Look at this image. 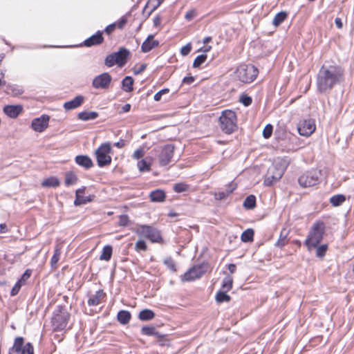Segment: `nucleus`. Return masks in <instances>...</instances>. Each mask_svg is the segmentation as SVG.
Masks as SVG:
<instances>
[{"label": "nucleus", "instance_id": "26", "mask_svg": "<svg viewBox=\"0 0 354 354\" xmlns=\"http://www.w3.org/2000/svg\"><path fill=\"white\" fill-rule=\"evenodd\" d=\"M131 318V315L129 310H121L118 313L117 319L122 325L127 324Z\"/></svg>", "mask_w": 354, "mask_h": 354}, {"label": "nucleus", "instance_id": "58", "mask_svg": "<svg viewBox=\"0 0 354 354\" xmlns=\"http://www.w3.org/2000/svg\"><path fill=\"white\" fill-rule=\"evenodd\" d=\"M192 50V45L191 44H187L184 46H183L180 49V53L183 56L187 55Z\"/></svg>", "mask_w": 354, "mask_h": 354}, {"label": "nucleus", "instance_id": "4", "mask_svg": "<svg viewBox=\"0 0 354 354\" xmlns=\"http://www.w3.org/2000/svg\"><path fill=\"white\" fill-rule=\"evenodd\" d=\"M218 121L221 129L226 134H231L238 129L236 113L232 110H223Z\"/></svg>", "mask_w": 354, "mask_h": 354}, {"label": "nucleus", "instance_id": "55", "mask_svg": "<svg viewBox=\"0 0 354 354\" xmlns=\"http://www.w3.org/2000/svg\"><path fill=\"white\" fill-rule=\"evenodd\" d=\"M22 285H24V284L21 283L20 281H17L10 291V295L11 296L17 295L19 293Z\"/></svg>", "mask_w": 354, "mask_h": 354}, {"label": "nucleus", "instance_id": "56", "mask_svg": "<svg viewBox=\"0 0 354 354\" xmlns=\"http://www.w3.org/2000/svg\"><path fill=\"white\" fill-rule=\"evenodd\" d=\"M236 184L234 183V181H231L226 185L225 192L230 196L236 189Z\"/></svg>", "mask_w": 354, "mask_h": 354}, {"label": "nucleus", "instance_id": "33", "mask_svg": "<svg viewBox=\"0 0 354 354\" xmlns=\"http://www.w3.org/2000/svg\"><path fill=\"white\" fill-rule=\"evenodd\" d=\"M288 17V13L286 11H281L276 14L274 16L273 20H272V24L277 27L279 25H281L285 19Z\"/></svg>", "mask_w": 354, "mask_h": 354}, {"label": "nucleus", "instance_id": "9", "mask_svg": "<svg viewBox=\"0 0 354 354\" xmlns=\"http://www.w3.org/2000/svg\"><path fill=\"white\" fill-rule=\"evenodd\" d=\"M208 268L209 263L207 262L194 265L181 276V281H192L199 279L207 272Z\"/></svg>", "mask_w": 354, "mask_h": 354}, {"label": "nucleus", "instance_id": "39", "mask_svg": "<svg viewBox=\"0 0 354 354\" xmlns=\"http://www.w3.org/2000/svg\"><path fill=\"white\" fill-rule=\"evenodd\" d=\"M163 263L171 272H176V270H177L176 266V263L171 257H167L164 260Z\"/></svg>", "mask_w": 354, "mask_h": 354}, {"label": "nucleus", "instance_id": "43", "mask_svg": "<svg viewBox=\"0 0 354 354\" xmlns=\"http://www.w3.org/2000/svg\"><path fill=\"white\" fill-rule=\"evenodd\" d=\"M188 189L189 185L185 183H176L173 187L174 191L176 193H182L186 192L188 190Z\"/></svg>", "mask_w": 354, "mask_h": 354}, {"label": "nucleus", "instance_id": "10", "mask_svg": "<svg viewBox=\"0 0 354 354\" xmlns=\"http://www.w3.org/2000/svg\"><path fill=\"white\" fill-rule=\"evenodd\" d=\"M111 151L110 143L106 142L102 144L95 151V156L97 165L100 167L109 166L112 161L109 153Z\"/></svg>", "mask_w": 354, "mask_h": 354}, {"label": "nucleus", "instance_id": "14", "mask_svg": "<svg viewBox=\"0 0 354 354\" xmlns=\"http://www.w3.org/2000/svg\"><path fill=\"white\" fill-rule=\"evenodd\" d=\"M111 82V76L108 73H102L96 76L92 82L95 88H106Z\"/></svg>", "mask_w": 354, "mask_h": 354}, {"label": "nucleus", "instance_id": "60", "mask_svg": "<svg viewBox=\"0 0 354 354\" xmlns=\"http://www.w3.org/2000/svg\"><path fill=\"white\" fill-rule=\"evenodd\" d=\"M23 91V90H7L6 93L12 97H17L21 95L24 93Z\"/></svg>", "mask_w": 354, "mask_h": 354}, {"label": "nucleus", "instance_id": "8", "mask_svg": "<svg viewBox=\"0 0 354 354\" xmlns=\"http://www.w3.org/2000/svg\"><path fill=\"white\" fill-rule=\"evenodd\" d=\"M321 176V170L311 169L307 171L298 178L299 185L304 188L316 185L319 183Z\"/></svg>", "mask_w": 354, "mask_h": 354}, {"label": "nucleus", "instance_id": "1", "mask_svg": "<svg viewBox=\"0 0 354 354\" xmlns=\"http://www.w3.org/2000/svg\"><path fill=\"white\" fill-rule=\"evenodd\" d=\"M344 71L341 66L323 65L317 74V88H332L344 81Z\"/></svg>", "mask_w": 354, "mask_h": 354}, {"label": "nucleus", "instance_id": "7", "mask_svg": "<svg viewBox=\"0 0 354 354\" xmlns=\"http://www.w3.org/2000/svg\"><path fill=\"white\" fill-rule=\"evenodd\" d=\"M238 79L244 83H250L258 75V69L252 64H241L236 71Z\"/></svg>", "mask_w": 354, "mask_h": 354}, {"label": "nucleus", "instance_id": "37", "mask_svg": "<svg viewBox=\"0 0 354 354\" xmlns=\"http://www.w3.org/2000/svg\"><path fill=\"white\" fill-rule=\"evenodd\" d=\"M138 168L140 172L149 171L151 170V162L145 159H141L138 162Z\"/></svg>", "mask_w": 354, "mask_h": 354}, {"label": "nucleus", "instance_id": "25", "mask_svg": "<svg viewBox=\"0 0 354 354\" xmlns=\"http://www.w3.org/2000/svg\"><path fill=\"white\" fill-rule=\"evenodd\" d=\"M78 180L77 174L73 171H68L65 173L64 185L66 187H70L75 185Z\"/></svg>", "mask_w": 354, "mask_h": 354}, {"label": "nucleus", "instance_id": "3", "mask_svg": "<svg viewBox=\"0 0 354 354\" xmlns=\"http://www.w3.org/2000/svg\"><path fill=\"white\" fill-rule=\"evenodd\" d=\"M325 232V223L322 221H317L308 232L305 241V245L308 250L315 248L322 241Z\"/></svg>", "mask_w": 354, "mask_h": 354}, {"label": "nucleus", "instance_id": "41", "mask_svg": "<svg viewBox=\"0 0 354 354\" xmlns=\"http://www.w3.org/2000/svg\"><path fill=\"white\" fill-rule=\"evenodd\" d=\"M133 78L131 76H126L121 82L122 88H133Z\"/></svg>", "mask_w": 354, "mask_h": 354}, {"label": "nucleus", "instance_id": "24", "mask_svg": "<svg viewBox=\"0 0 354 354\" xmlns=\"http://www.w3.org/2000/svg\"><path fill=\"white\" fill-rule=\"evenodd\" d=\"M99 114L97 111H84L77 114V118L82 121H88L96 119Z\"/></svg>", "mask_w": 354, "mask_h": 354}, {"label": "nucleus", "instance_id": "22", "mask_svg": "<svg viewBox=\"0 0 354 354\" xmlns=\"http://www.w3.org/2000/svg\"><path fill=\"white\" fill-rule=\"evenodd\" d=\"M102 296H106L102 289H100L95 292L94 295L89 297L87 304L89 306H96L100 304V299Z\"/></svg>", "mask_w": 354, "mask_h": 354}, {"label": "nucleus", "instance_id": "59", "mask_svg": "<svg viewBox=\"0 0 354 354\" xmlns=\"http://www.w3.org/2000/svg\"><path fill=\"white\" fill-rule=\"evenodd\" d=\"M115 28H116V23H112V24L108 25L107 26H106V28H104V30L103 31L106 35H110L115 30Z\"/></svg>", "mask_w": 354, "mask_h": 354}, {"label": "nucleus", "instance_id": "61", "mask_svg": "<svg viewBox=\"0 0 354 354\" xmlns=\"http://www.w3.org/2000/svg\"><path fill=\"white\" fill-rule=\"evenodd\" d=\"M196 16V12L195 10H190L185 15V19L187 21L192 20Z\"/></svg>", "mask_w": 354, "mask_h": 354}, {"label": "nucleus", "instance_id": "5", "mask_svg": "<svg viewBox=\"0 0 354 354\" xmlns=\"http://www.w3.org/2000/svg\"><path fill=\"white\" fill-rule=\"evenodd\" d=\"M132 231L138 236L145 237L151 243H162L164 242L161 232L156 227L150 225H138Z\"/></svg>", "mask_w": 354, "mask_h": 354}, {"label": "nucleus", "instance_id": "27", "mask_svg": "<svg viewBox=\"0 0 354 354\" xmlns=\"http://www.w3.org/2000/svg\"><path fill=\"white\" fill-rule=\"evenodd\" d=\"M60 180L56 176H50L43 180L41 186L44 187H57L59 186Z\"/></svg>", "mask_w": 354, "mask_h": 354}, {"label": "nucleus", "instance_id": "51", "mask_svg": "<svg viewBox=\"0 0 354 354\" xmlns=\"http://www.w3.org/2000/svg\"><path fill=\"white\" fill-rule=\"evenodd\" d=\"M135 249L136 251H146L147 245L144 240H138L136 243Z\"/></svg>", "mask_w": 354, "mask_h": 354}, {"label": "nucleus", "instance_id": "54", "mask_svg": "<svg viewBox=\"0 0 354 354\" xmlns=\"http://www.w3.org/2000/svg\"><path fill=\"white\" fill-rule=\"evenodd\" d=\"M31 274L32 270L26 269L18 281H20L21 283L24 284L26 281L30 277Z\"/></svg>", "mask_w": 354, "mask_h": 354}, {"label": "nucleus", "instance_id": "29", "mask_svg": "<svg viewBox=\"0 0 354 354\" xmlns=\"http://www.w3.org/2000/svg\"><path fill=\"white\" fill-rule=\"evenodd\" d=\"M155 317V313L148 308L142 310L138 315V318L141 321H149Z\"/></svg>", "mask_w": 354, "mask_h": 354}, {"label": "nucleus", "instance_id": "49", "mask_svg": "<svg viewBox=\"0 0 354 354\" xmlns=\"http://www.w3.org/2000/svg\"><path fill=\"white\" fill-rule=\"evenodd\" d=\"M268 172L275 177V179L280 180L283 175L284 174L283 172H280L279 170L275 169L273 167L270 166L268 169Z\"/></svg>", "mask_w": 354, "mask_h": 354}, {"label": "nucleus", "instance_id": "50", "mask_svg": "<svg viewBox=\"0 0 354 354\" xmlns=\"http://www.w3.org/2000/svg\"><path fill=\"white\" fill-rule=\"evenodd\" d=\"M129 223L130 221L127 214H122L119 216L118 225L120 226L126 227Z\"/></svg>", "mask_w": 354, "mask_h": 354}, {"label": "nucleus", "instance_id": "18", "mask_svg": "<svg viewBox=\"0 0 354 354\" xmlns=\"http://www.w3.org/2000/svg\"><path fill=\"white\" fill-rule=\"evenodd\" d=\"M159 46V41L154 39L153 35H149L141 45V50L142 53H148L153 48Z\"/></svg>", "mask_w": 354, "mask_h": 354}, {"label": "nucleus", "instance_id": "52", "mask_svg": "<svg viewBox=\"0 0 354 354\" xmlns=\"http://www.w3.org/2000/svg\"><path fill=\"white\" fill-rule=\"evenodd\" d=\"M20 353L21 354H34V347L32 343H26L24 346V350Z\"/></svg>", "mask_w": 354, "mask_h": 354}, {"label": "nucleus", "instance_id": "32", "mask_svg": "<svg viewBox=\"0 0 354 354\" xmlns=\"http://www.w3.org/2000/svg\"><path fill=\"white\" fill-rule=\"evenodd\" d=\"M254 231L252 228L244 230L241 236V240L243 243H250L254 240Z\"/></svg>", "mask_w": 354, "mask_h": 354}, {"label": "nucleus", "instance_id": "28", "mask_svg": "<svg viewBox=\"0 0 354 354\" xmlns=\"http://www.w3.org/2000/svg\"><path fill=\"white\" fill-rule=\"evenodd\" d=\"M257 206V200L256 196L253 194H250L248 196L243 203V207L245 209H253Z\"/></svg>", "mask_w": 354, "mask_h": 354}, {"label": "nucleus", "instance_id": "44", "mask_svg": "<svg viewBox=\"0 0 354 354\" xmlns=\"http://www.w3.org/2000/svg\"><path fill=\"white\" fill-rule=\"evenodd\" d=\"M61 252L60 250L58 248H56L54 251V254L50 259V266L52 268H56L57 263L58 261L59 260Z\"/></svg>", "mask_w": 354, "mask_h": 354}, {"label": "nucleus", "instance_id": "2", "mask_svg": "<svg viewBox=\"0 0 354 354\" xmlns=\"http://www.w3.org/2000/svg\"><path fill=\"white\" fill-rule=\"evenodd\" d=\"M70 313L68 312L65 306L58 305L53 312L51 318V326L54 332H60L64 330L68 325Z\"/></svg>", "mask_w": 354, "mask_h": 354}, {"label": "nucleus", "instance_id": "38", "mask_svg": "<svg viewBox=\"0 0 354 354\" xmlns=\"http://www.w3.org/2000/svg\"><path fill=\"white\" fill-rule=\"evenodd\" d=\"M207 56L206 54L198 55L194 60L193 67L199 68L206 61Z\"/></svg>", "mask_w": 354, "mask_h": 354}, {"label": "nucleus", "instance_id": "36", "mask_svg": "<svg viewBox=\"0 0 354 354\" xmlns=\"http://www.w3.org/2000/svg\"><path fill=\"white\" fill-rule=\"evenodd\" d=\"M233 279L227 274L223 280L221 288L225 291H230L232 288Z\"/></svg>", "mask_w": 354, "mask_h": 354}, {"label": "nucleus", "instance_id": "34", "mask_svg": "<svg viewBox=\"0 0 354 354\" xmlns=\"http://www.w3.org/2000/svg\"><path fill=\"white\" fill-rule=\"evenodd\" d=\"M113 248L110 245H106L102 248V254L100 257V260L109 261L111 258Z\"/></svg>", "mask_w": 354, "mask_h": 354}, {"label": "nucleus", "instance_id": "35", "mask_svg": "<svg viewBox=\"0 0 354 354\" xmlns=\"http://www.w3.org/2000/svg\"><path fill=\"white\" fill-rule=\"evenodd\" d=\"M345 201L346 196L342 194L333 195L330 198V203L333 207L341 205Z\"/></svg>", "mask_w": 354, "mask_h": 354}, {"label": "nucleus", "instance_id": "6", "mask_svg": "<svg viewBox=\"0 0 354 354\" xmlns=\"http://www.w3.org/2000/svg\"><path fill=\"white\" fill-rule=\"evenodd\" d=\"M130 55L129 50L121 47L117 52L108 55L104 60V64L108 67H112L117 65L118 67H123L128 62Z\"/></svg>", "mask_w": 354, "mask_h": 354}, {"label": "nucleus", "instance_id": "16", "mask_svg": "<svg viewBox=\"0 0 354 354\" xmlns=\"http://www.w3.org/2000/svg\"><path fill=\"white\" fill-rule=\"evenodd\" d=\"M290 159L288 156L278 157L274 159L271 166L275 168V169L284 174L290 165Z\"/></svg>", "mask_w": 354, "mask_h": 354}, {"label": "nucleus", "instance_id": "15", "mask_svg": "<svg viewBox=\"0 0 354 354\" xmlns=\"http://www.w3.org/2000/svg\"><path fill=\"white\" fill-rule=\"evenodd\" d=\"M104 31L97 30L95 34L86 39L79 46L91 47L101 44L104 41Z\"/></svg>", "mask_w": 354, "mask_h": 354}, {"label": "nucleus", "instance_id": "47", "mask_svg": "<svg viewBox=\"0 0 354 354\" xmlns=\"http://www.w3.org/2000/svg\"><path fill=\"white\" fill-rule=\"evenodd\" d=\"M279 180L275 179V177L274 176L270 175L268 171L266 175L263 184L266 186L270 187L272 186L274 183L279 181Z\"/></svg>", "mask_w": 354, "mask_h": 354}, {"label": "nucleus", "instance_id": "62", "mask_svg": "<svg viewBox=\"0 0 354 354\" xmlns=\"http://www.w3.org/2000/svg\"><path fill=\"white\" fill-rule=\"evenodd\" d=\"M229 195L226 193L225 191L218 192L215 194V198L218 201L223 200L226 198Z\"/></svg>", "mask_w": 354, "mask_h": 354}, {"label": "nucleus", "instance_id": "20", "mask_svg": "<svg viewBox=\"0 0 354 354\" xmlns=\"http://www.w3.org/2000/svg\"><path fill=\"white\" fill-rule=\"evenodd\" d=\"M84 101V97L77 95L73 100L66 102L64 104V108L66 111H71L80 106Z\"/></svg>", "mask_w": 354, "mask_h": 354}, {"label": "nucleus", "instance_id": "63", "mask_svg": "<svg viewBox=\"0 0 354 354\" xmlns=\"http://www.w3.org/2000/svg\"><path fill=\"white\" fill-rule=\"evenodd\" d=\"M169 90H159L158 93L154 95L153 99L155 101H159L161 98V96L164 94L168 93Z\"/></svg>", "mask_w": 354, "mask_h": 354}, {"label": "nucleus", "instance_id": "42", "mask_svg": "<svg viewBox=\"0 0 354 354\" xmlns=\"http://www.w3.org/2000/svg\"><path fill=\"white\" fill-rule=\"evenodd\" d=\"M315 248H316V256L319 258H323L328 250V245L326 244H318Z\"/></svg>", "mask_w": 354, "mask_h": 354}, {"label": "nucleus", "instance_id": "23", "mask_svg": "<svg viewBox=\"0 0 354 354\" xmlns=\"http://www.w3.org/2000/svg\"><path fill=\"white\" fill-rule=\"evenodd\" d=\"M24 338L23 337H17L15 339L14 344L12 347L9 348V353L12 352L20 353L24 348Z\"/></svg>", "mask_w": 354, "mask_h": 354}, {"label": "nucleus", "instance_id": "11", "mask_svg": "<svg viewBox=\"0 0 354 354\" xmlns=\"http://www.w3.org/2000/svg\"><path fill=\"white\" fill-rule=\"evenodd\" d=\"M315 120L312 118L301 120L297 124V131L299 135L308 137L315 131Z\"/></svg>", "mask_w": 354, "mask_h": 354}, {"label": "nucleus", "instance_id": "46", "mask_svg": "<svg viewBox=\"0 0 354 354\" xmlns=\"http://www.w3.org/2000/svg\"><path fill=\"white\" fill-rule=\"evenodd\" d=\"M239 102L245 106H248L252 104V99L248 94L243 93L240 95Z\"/></svg>", "mask_w": 354, "mask_h": 354}, {"label": "nucleus", "instance_id": "13", "mask_svg": "<svg viewBox=\"0 0 354 354\" xmlns=\"http://www.w3.org/2000/svg\"><path fill=\"white\" fill-rule=\"evenodd\" d=\"M50 116L43 114L40 117L34 118L31 122V127L36 132H43L48 127Z\"/></svg>", "mask_w": 354, "mask_h": 354}, {"label": "nucleus", "instance_id": "17", "mask_svg": "<svg viewBox=\"0 0 354 354\" xmlns=\"http://www.w3.org/2000/svg\"><path fill=\"white\" fill-rule=\"evenodd\" d=\"M23 106L21 104L6 105L3 113L10 118H16L22 112Z\"/></svg>", "mask_w": 354, "mask_h": 354}, {"label": "nucleus", "instance_id": "53", "mask_svg": "<svg viewBox=\"0 0 354 354\" xmlns=\"http://www.w3.org/2000/svg\"><path fill=\"white\" fill-rule=\"evenodd\" d=\"M164 0H149V1L147 2V3L145 5L144 9H143V11L145 10L146 8L147 7V6L149 5V3H153V2H156V6H153L151 9V11L149 12V15H150L152 12H153L155 10H156L160 6V4L163 2Z\"/></svg>", "mask_w": 354, "mask_h": 354}, {"label": "nucleus", "instance_id": "40", "mask_svg": "<svg viewBox=\"0 0 354 354\" xmlns=\"http://www.w3.org/2000/svg\"><path fill=\"white\" fill-rule=\"evenodd\" d=\"M141 333L144 335L153 336V335H157V331L153 326H145L141 328Z\"/></svg>", "mask_w": 354, "mask_h": 354}, {"label": "nucleus", "instance_id": "64", "mask_svg": "<svg viewBox=\"0 0 354 354\" xmlns=\"http://www.w3.org/2000/svg\"><path fill=\"white\" fill-rule=\"evenodd\" d=\"M143 156H144V151H143V149H136L134 151L133 157L135 159H139V158H142Z\"/></svg>", "mask_w": 354, "mask_h": 354}, {"label": "nucleus", "instance_id": "19", "mask_svg": "<svg viewBox=\"0 0 354 354\" xmlns=\"http://www.w3.org/2000/svg\"><path fill=\"white\" fill-rule=\"evenodd\" d=\"M75 161L77 165L86 170L93 166V160L87 155H78L75 158Z\"/></svg>", "mask_w": 354, "mask_h": 354}, {"label": "nucleus", "instance_id": "45", "mask_svg": "<svg viewBox=\"0 0 354 354\" xmlns=\"http://www.w3.org/2000/svg\"><path fill=\"white\" fill-rule=\"evenodd\" d=\"M284 230H282L280 233V235H279V238L278 239V241L276 242L275 243V246L279 248H282L283 246L286 245V237H287V233H283L284 232Z\"/></svg>", "mask_w": 354, "mask_h": 354}, {"label": "nucleus", "instance_id": "57", "mask_svg": "<svg viewBox=\"0 0 354 354\" xmlns=\"http://www.w3.org/2000/svg\"><path fill=\"white\" fill-rule=\"evenodd\" d=\"M147 68L146 64H142L138 66H134L133 68V72L135 75L140 74L142 72H143Z\"/></svg>", "mask_w": 354, "mask_h": 354}, {"label": "nucleus", "instance_id": "48", "mask_svg": "<svg viewBox=\"0 0 354 354\" xmlns=\"http://www.w3.org/2000/svg\"><path fill=\"white\" fill-rule=\"evenodd\" d=\"M273 131V126L271 124H268L266 125L263 130V137L266 139H268L271 137Z\"/></svg>", "mask_w": 354, "mask_h": 354}, {"label": "nucleus", "instance_id": "30", "mask_svg": "<svg viewBox=\"0 0 354 354\" xmlns=\"http://www.w3.org/2000/svg\"><path fill=\"white\" fill-rule=\"evenodd\" d=\"M95 196L93 194H90L87 196H77L75 198L74 201V205L80 206L81 205L86 204L87 203H90L94 200Z\"/></svg>", "mask_w": 354, "mask_h": 354}, {"label": "nucleus", "instance_id": "21", "mask_svg": "<svg viewBox=\"0 0 354 354\" xmlns=\"http://www.w3.org/2000/svg\"><path fill=\"white\" fill-rule=\"evenodd\" d=\"M150 200L152 202L160 203L165 200L166 194L165 191L160 189H155L151 192L149 194Z\"/></svg>", "mask_w": 354, "mask_h": 354}, {"label": "nucleus", "instance_id": "31", "mask_svg": "<svg viewBox=\"0 0 354 354\" xmlns=\"http://www.w3.org/2000/svg\"><path fill=\"white\" fill-rule=\"evenodd\" d=\"M227 291L220 290H218L215 296V299L217 303L221 304L223 302H228L231 300V297L227 294Z\"/></svg>", "mask_w": 354, "mask_h": 354}, {"label": "nucleus", "instance_id": "12", "mask_svg": "<svg viewBox=\"0 0 354 354\" xmlns=\"http://www.w3.org/2000/svg\"><path fill=\"white\" fill-rule=\"evenodd\" d=\"M174 153V145H165L158 156V161L160 166H167L171 161Z\"/></svg>", "mask_w": 354, "mask_h": 354}]
</instances>
